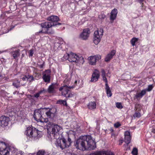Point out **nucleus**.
<instances>
[{
	"instance_id": "1",
	"label": "nucleus",
	"mask_w": 155,
	"mask_h": 155,
	"mask_svg": "<svg viewBox=\"0 0 155 155\" xmlns=\"http://www.w3.org/2000/svg\"><path fill=\"white\" fill-rule=\"evenodd\" d=\"M95 144L94 140L89 135L81 137L75 143L76 148L81 150L94 149L96 147Z\"/></svg>"
},
{
	"instance_id": "2",
	"label": "nucleus",
	"mask_w": 155,
	"mask_h": 155,
	"mask_svg": "<svg viewBox=\"0 0 155 155\" xmlns=\"http://www.w3.org/2000/svg\"><path fill=\"white\" fill-rule=\"evenodd\" d=\"M47 132L48 134L51 138H58L59 132L62 130L61 127L57 124H54L49 122L46 124Z\"/></svg>"
},
{
	"instance_id": "3",
	"label": "nucleus",
	"mask_w": 155,
	"mask_h": 155,
	"mask_svg": "<svg viewBox=\"0 0 155 155\" xmlns=\"http://www.w3.org/2000/svg\"><path fill=\"white\" fill-rule=\"evenodd\" d=\"M71 143V139L68 138L67 140L64 138L58 139L56 141V145L57 147H59L61 150L69 147Z\"/></svg>"
},
{
	"instance_id": "4",
	"label": "nucleus",
	"mask_w": 155,
	"mask_h": 155,
	"mask_svg": "<svg viewBox=\"0 0 155 155\" xmlns=\"http://www.w3.org/2000/svg\"><path fill=\"white\" fill-rule=\"evenodd\" d=\"M75 85L72 86H68L67 85H64L61 87L59 89V91H61V94L62 95L66 97L67 98H71L74 96V94L71 93L67 95L68 94L69 90L75 87Z\"/></svg>"
},
{
	"instance_id": "5",
	"label": "nucleus",
	"mask_w": 155,
	"mask_h": 155,
	"mask_svg": "<svg viewBox=\"0 0 155 155\" xmlns=\"http://www.w3.org/2000/svg\"><path fill=\"white\" fill-rule=\"evenodd\" d=\"M69 57V61L70 62L77 63L79 62L83 64L84 62V58L81 55H77L73 52L70 53Z\"/></svg>"
},
{
	"instance_id": "6",
	"label": "nucleus",
	"mask_w": 155,
	"mask_h": 155,
	"mask_svg": "<svg viewBox=\"0 0 155 155\" xmlns=\"http://www.w3.org/2000/svg\"><path fill=\"white\" fill-rule=\"evenodd\" d=\"M43 112L40 110H36L34 112L33 117L35 119L37 122L42 123H47L48 119L47 118H44L42 117Z\"/></svg>"
},
{
	"instance_id": "7",
	"label": "nucleus",
	"mask_w": 155,
	"mask_h": 155,
	"mask_svg": "<svg viewBox=\"0 0 155 155\" xmlns=\"http://www.w3.org/2000/svg\"><path fill=\"white\" fill-rule=\"evenodd\" d=\"M25 133L27 136L30 137H35L38 135V130L33 127H28Z\"/></svg>"
},
{
	"instance_id": "8",
	"label": "nucleus",
	"mask_w": 155,
	"mask_h": 155,
	"mask_svg": "<svg viewBox=\"0 0 155 155\" xmlns=\"http://www.w3.org/2000/svg\"><path fill=\"white\" fill-rule=\"evenodd\" d=\"M9 151V148L6 147L4 142H0V155H8Z\"/></svg>"
},
{
	"instance_id": "9",
	"label": "nucleus",
	"mask_w": 155,
	"mask_h": 155,
	"mask_svg": "<svg viewBox=\"0 0 155 155\" xmlns=\"http://www.w3.org/2000/svg\"><path fill=\"white\" fill-rule=\"evenodd\" d=\"M101 58V56L99 55L90 56L88 58V63L91 65H95L97 61Z\"/></svg>"
},
{
	"instance_id": "10",
	"label": "nucleus",
	"mask_w": 155,
	"mask_h": 155,
	"mask_svg": "<svg viewBox=\"0 0 155 155\" xmlns=\"http://www.w3.org/2000/svg\"><path fill=\"white\" fill-rule=\"evenodd\" d=\"M90 33V29L88 28H85L83 30V32L80 34L79 38L83 40H87L89 37Z\"/></svg>"
},
{
	"instance_id": "11",
	"label": "nucleus",
	"mask_w": 155,
	"mask_h": 155,
	"mask_svg": "<svg viewBox=\"0 0 155 155\" xmlns=\"http://www.w3.org/2000/svg\"><path fill=\"white\" fill-rule=\"evenodd\" d=\"M60 25H61V23L58 22L54 23L53 22H46L41 24L40 25L42 28H48L53 26Z\"/></svg>"
},
{
	"instance_id": "12",
	"label": "nucleus",
	"mask_w": 155,
	"mask_h": 155,
	"mask_svg": "<svg viewBox=\"0 0 155 155\" xmlns=\"http://www.w3.org/2000/svg\"><path fill=\"white\" fill-rule=\"evenodd\" d=\"M9 118L8 117L2 116L0 117V126L4 127L6 126L8 124Z\"/></svg>"
},
{
	"instance_id": "13",
	"label": "nucleus",
	"mask_w": 155,
	"mask_h": 155,
	"mask_svg": "<svg viewBox=\"0 0 155 155\" xmlns=\"http://www.w3.org/2000/svg\"><path fill=\"white\" fill-rule=\"evenodd\" d=\"M51 71L47 70L43 74V78L45 82H49L50 80Z\"/></svg>"
},
{
	"instance_id": "14",
	"label": "nucleus",
	"mask_w": 155,
	"mask_h": 155,
	"mask_svg": "<svg viewBox=\"0 0 155 155\" xmlns=\"http://www.w3.org/2000/svg\"><path fill=\"white\" fill-rule=\"evenodd\" d=\"M100 77L99 71L95 70L93 73L90 81L91 82L97 81Z\"/></svg>"
},
{
	"instance_id": "15",
	"label": "nucleus",
	"mask_w": 155,
	"mask_h": 155,
	"mask_svg": "<svg viewBox=\"0 0 155 155\" xmlns=\"http://www.w3.org/2000/svg\"><path fill=\"white\" fill-rule=\"evenodd\" d=\"M58 88L57 83H53L50 85L48 89V91L49 93H52L56 92V90Z\"/></svg>"
},
{
	"instance_id": "16",
	"label": "nucleus",
	"mask_w": 155,
	"mask_h": 155,
	"mask_svg": "<svg viewBox=\"0 0 155 155\" xmlns=\"http://www.w3.org/2000/svg\"><path fill=\"white\" fill-rule=\"evenodd\" d=\"M116 51L115 50H112L106 56L105 58V61L106 62H108L115 55Z\"/></svg>"
},
{
	"instance_id": "17",
	"label": "nucleus",
	"mask_w": 155,
	"mask_h": 155,
	"mask_svg": "<svg viewBox=\"0 0 155 155\" xmlns=\"http://www.w3.org/2000/svg\"><path fill=\"white\" fill-rule=\"evenodd\" d=\"M89 155H114V154L112 152H111L99 151L91 153Z\"/></svg>"
},
{
	"instance_id": "18",
	"label": "nucleus",
	"mask_w": 155,
	"mask_h": 155,
	"mask_svg": "<svg viewBox=\"0 0 155 155\" xmlns=\"http://www.w3.org/2000/svg\"><path fill=\"white\" fill-rule=\"evenodd\" d=\"M124 136V142L128 144L130 143L131 140V136L130 132L128 131L125 132Z\"/></svg>"
},
{
	"instance_id": "19",
	"label": "nucleus",
	"mask_w": 155,
	"mask_h": 155,
	"mask_svg": "<svg viewBox=\"0 0 155 155\" xmlns=\"http://www.w3.org/2000/svg\"><path fill=\"white\" fill-rule=\"evenodd\" d=\"M146 92V90H143L140 93H137L135 95V97L137 100H139L144 95Z\"/></svg>"
},
{
	"instance_id": "20",
	"label": "nucleus",
	"mask_w": 155,
	"mask_h": 155,
	"mask_svg": "<svg viewBox=\"0 0 155 155\" xmlns=\"http://www.w3.org/2000/svg\"><path fill=\"white\" fill-rule=\"evenodd\" d=\"M103 29L102 28H100L99 30L96 31L94 33V36H99L100 38H101L103 35Z\"/></svg>"
},
{
	"instance_id": "21",
	"label": "nucleus",
	"mask_w": 155,
	"mask_h": 155,
	"mask_svg": "<svg viewBox=\"0 0 155 155\" xmlns=\"http://www.w3.org/2000/svg\"><path fill=\"white\" fill-rule=\"evenodd\" d=\"M117 13V11L116 9L114 8L112 11L110 16V18L111 20H114L115 19Z\"/></svg>"
},
{
	"instance_id": "22",
	"label": "nucleus",
	"mask_w": 155,
	"mask_h": 155,
	"mask_svg": "<svg viewBox=\"0 0 155 155\" xmlns=\"http://www.w3.org/2000/svg\"><path fill=\"white\" fill-rule=\"evenodd\" d=\"M48 20L52 22H57L59 20L58 17L56 16L52 15L47 18Z\"/></svg>"
},
{
	"instance_id": "23",
	"label": "nucleus",
	"mask_w": 155,
	"mask_h": 155,
	"mask_svg": "<svg viewBox=\"0 0 155 155\" xmlns=\"http://www.w3.org/2000/svg\"><path fill=\"white\" fill-rule=\"evenodd\" d=\"M101 76L102 77L103 80L105 82V86L106 84L108 85L106 77V74L105 72L104 69H101Z\"/></svg>"
},
{
	"instance_id": "24",
	"label": "nucleus",
	"mask_w": 155,
	"mask_h": 155,
	"mask_svg": "<svg viewBox=\"0 0 155 155\" xmlns=\"http://www.w3.org/2000/svg\"><path fill=\"white\" fill-rule=\"evenodd\" d=\"M88 108L91 110L94 109L96 107V104L95 102L91 101L87 105Z\"/></svg>"
},
{
	"instance_id": "25",
	"label": "nucleus",
	"mask_w": 155,
	"mask_h": 155,
	"mask_svg": "<svg viewBox=\"0 0 155 155\" xmlns=\"http://www.w3.org/2000/svg\"><path fill=\"white\" fill-rule=\"evenodd\" d=\"M19 51V50H17L12 52V55L14 59L16 60L17 59L18 57L19 56L20 53Z\"/></svg>"
},
{
	"instance_id": "26",
	"label": "nucleus",
	"mask_w": 155,
	"mask_h": 155,
	"mask_svg": "<svg viewBox=\"0 0 155 155\" xmlns=\"http://www.w3.org/2000/svg\"><path fill=\"white\" fill-rule=\"evenodd\" d=\"M105 89L107 96L109 97H111L112 96V94L110 87L108 86V85H107V84H106V86H105Z\"/></svg>"
},
{
	"instance_id": "27",
	"label": "nucleus",
	"mask_w": 155,
	"mask_h": 155,
	"mask_svg": "<svg viewBox=\"0 0 155 155\" xmlns=\"http://www.w3.org/2000/svg\"><path fill=\"white\" fill-rule=\"evenodd\" d=\"M66 100H59L57 102V104H60L61 105L67 106V103Z\"/></svg>"
},
{
	"instance_id": "28",
	"label": "nucleus",
	"mask_w": 155,
	"mask_h": 155,
	"mask_svg": "<svg viewBox=\"0 0 155 155\" xmlns=\"http://www.w3.org/2000/svg\"><path fill=\"white\" fill-rule=\"evenodd\" d=\"M101 38H100L99 36L98 37V36H97V37L94 36L93 40V42L96 45L98 44L100 42Z\"/></svg>"
},
{
	"instance_id": "29",
	"label": "nucleus",
	"mask_w": 155,
	"mask_h": 155,
	"mask_svg": "<svg viewBox=\"0 0 155 155\" xmlns=\"http://www.w3.org/2000/svg\"><path fill=\"white\" fill-rule=\"evenodd\" d=\"M13 85L15 87L17 88L20 86V82L16 79L13 83Z\"/></svg>"
},
{
	"instance_id": "30",
	"label": "nucleus",
	"mask_w": 155,
	"mask_h": 155,
	"mask_svg": "<svg viewBox=\"0 0 155 155\" xmlns=\"http://www.w3.org/2000/svg\"><path fill=\"white\" fill-rule=\"evenodd\" d=\"M46 114L48 117L49 118H51H51L52 117L54 116V114L51 113L50 111L47 112L46 113Z\"/></svg>"
},
{
	"instance_id": "31",
	"label": "nucleus",
	"mask_w": 155,
	"mask_h": 155,
	"mask_svg": "<svg viewBox=\"0 0 155 155\" xmlns=\"http://www.w3.org/2000/svg\"><path fill=\"white\" fill-rule=\"evenodd\" d=\"M46 152L43 150H39L37 153L36 155H45Z\"/></svg>"
},
{
	"instance_id": "32",
	"label": "nucleus",
	"mask_w": 155,
	"mask_h": 155,
	"mask_svg": "<svg viewBox=\"0 0 155 155\" xmlns=\"http://www.w3.org/2000/svg\"><path fill=\"white\" fill-rule=\"evenodd\" d=\"M141 106L139 104H136L135 106V110L137 111H140L141 110Z\"/></svg>"
},
{
	"instance_id": "33",
	"label": "nucleus",
	"mask_w": 155,
	"mask_h": 155,
	"mask_svg": "<svg viewBox=\"0 0 155 155\" xmlns=\"http://www.w3.org/2000/svg\"><path fill=\"white\" fill-rule=\"evenodd\" d=\"M138 41V39L135 38H133L131 41V43L132 46H134L135 45V42Z\"/></svg>"
},
{
	"instance_id": "34",
	"label": "nucleus",
	"mask_w": 155,
	"mask_h": 155,
	"mask_svg": "<svg viewBox=\"0 0 155 155\" xmlns=\"http://www.w3.org/2000/svg\"><path fill=\"white\" fill-rule=\"evenodd\" d=\"M27 80L31 82L34 80V78L32 75H27Z\"/></svg>"
},
{
	"instance_id": "35",
	"label": "nucleus",
	"mask_w": 155,
	"mask_h": 155,
	"mask_svg": "<svg viewBox=\"0 0 155 155\" xmlns=\"http://www.w3.org/2000/svg\"><path fill=\"white\" fill-rule=\"evenodd\" d=\"M131 153L133 155H137L138 154L137 149L136 148H134Z\"/></svg>"
},
{
	"instance_id": "36",
	"label": "nucleus",
	"mask_w": 155,
	"mask_h": 155,
	"mask_svg": "<svg viewBox=\"0 0 155 155\" xmlns=\"http://www.w3.org/2000/svg\"><path fill=\"white\" fill-rule=\"evenodd\" d=\"M116 107L118 108L121 109L123 108V106L122 105L121 103L119 102H117L116 104Z\"/></svg>"
},
{
	"instance_id": "37",
	"label": "nucleus",
	"mask_w": 155,
	"mask_h": 155,
	"mask_svg": "<svg viewBox=\"0 0 155 155\" xmlns=\"http://www.w3.org/2000/svg\"><path fill=\"white\" fill-rule=\"evenodd\" d=\"M45 91V90H41L38 92V93H36V94H35L34 95V97H35L36 98L38 97L40 94H41V93Z\"/></svg>"
},
{
	"instance_id": "38",
	"label": "nucleus",
	"mask_w": 155,
	"mask_h": 155,
	"mask_svg": "<svg viewBox=\"0 0 155 155\" xmlns=\"http://www.w3.org/2000/svg\"><path fill=\"white\" fill-rule=\"evenodd\" d=\"M70 55V53L69 54H65L63 58V59H65V60H68L69 61V56Z\"/></svg>"
},
{
	"instance_id": "39",
	"label": "nucleus",
	"mask_w": 155,
	"mask_h": 155,
	"mask_svg": "<svg viewBox=\"0 0 155 155\" xmlns=\"http://www.w3.org/2000/svg\"><path fill=\"white\" fill-rule=\"evenodd\" d=\"M133 117L135 118L140 117V114L139 112H135L133 115Z\"/></svg>"
},
{
	"instance_id": "40",
	"label": "nucleus",
	"mask_w": 155,
	"mask_h": 155,
	"mask_svg": "<svg viewBox=\"0 0 155 155\" xmlns=\"http://www.w3.org/2000/svg\"><path fill=\"white\" fill-rule=\"evenodd\" d=\"M152 88H153L152 86V85H150L148 86L147 88V89H146V91H150L152 89Z\"/></svg>"
},
{
	"instance_id": "41",
	"label": "nucleus",
	"mask_w": 155,
	"mask_h": 155,
	"mask_svg": "<svg viewBox=\"0 0 155 155\" xmlns=\"http://www.w3.org/2000/svg\"><path fill=\"white\" fill-rule=\"evenodd\" d=\"M114 125V127H115L116 128H118L119 126H121V124L119 122H117L115 123Z\"/></svg>"
},
{
	"instance_id": "42",
	"label": "nucleus",
	"mask_w": 155,
	"mask_h": 155,
	"mask_svg": "<svg viewBox=\"0 0 155 155\" xmlns=\"http://www.w3.org/2000/svg\"><path fill=\"white\" fill-rule=\"evenodd\" d=\"M43 32L45 33H47L48 34H53L54 33V31H52L51 32H49L48 31H46L45 32H42V31H39V33Z\"/></svg>"
},
{
	"instance_id": "43",
	"label": "nucleus",
	"mask_w": 155,
	"mask_h": 155,
	"mask_svg": "<svg viewBox=\"0 0 155 155\" xmlns=\"http://www.w3.org/2000/svg\"><path fill=\"white\" fill-rule=\"evenodd\" d=\"M29 56H32L34 54L33 50L32 49H31L30 50H29Z\"/></svg>"
},
{
	"instance_id": "44",
	"label": "nucleus",
	"mask_w": 155,
	"mask_h": 155,
	"mask_svg": "<svg viewBox=\"0 0 155 155\" xmlns=\"http://www.w3.org/2000/svg\"><path fill=\"white\" fill-rule=\"evenodd\" d=\"M21 79L23 81H26V79L27 80V76H25L24 77L22 78Z\"/></svg>"
},
{
	"instance_id": "45",
	"label": "nucleus",
	"mask_w": 155,
	"mask_h": 155,
	"mask_svg": "<svg viewBox=\"0 0 155 155\" xmlns=\"http://www.w3.org/2000/svg\"><path fill=\"white\" fill-rule=\"evenodd\" d=\"M137 2L140 4H141L144 0H137Z\"/></svg>"
},
{
	"instance_id": "46",
	"label": "nucleus",
	"mask_w": 155,
	"mask_h": 155,
	"mask_svg": "<svg viewBox=\"0 0 155 155\" xmlns=\"http://www.w3.org/2000/svg\"><path fill=\"white\" fill-rule=\"evenodd\" d=\"M123 143V140H119V145H121Z\"/></svg>"
},
{
	"instance_id": "47",
	"label": "nucleus",
	"mask_w": 155,
	"mask_h": 155,
	"mask_svg": "<svg viewBox=\"0 0 155 155\" xmlns=\"http://www.w3.org/2000/svg\"><path fill=\"white\" fill-rule=\"evenodd\" d=\"M44 66V64H41L40 65V68H43Z\"/></svg>"
},
{
	"instance_id": "48",
	"label": "nucleus",
	"mask_w": 155,
	"mask_h": 155,
	"mask_svg": "<svg viewBox=\"0 0 155 155\" xmlns=\"http://www.w3.org/2000/svg\"><path fill=\"white\" fill-rule=\"evenodd\" d=\"M77 81H75L74 82V84H76L77 83Z\"/></svg>"
},
{
	"instance_id": "49",
	"label": "nucleus",
	"mask_w": 155,
	"mask_h": 155,
	"mask_svg": "<svg viewBox=\"0 0 155 155\" xmlns=\"http://www.w3.org/2000/svg\"><path fill=\"white\" fill-rule=\"evenodd\" d=\"M23 153H22V151L21 152V155H22V154Z\"/></svg>"
},
{
	"instance_id": "50",
	"label": "nucleus",
	"mask_w": 155,
	"mask_h": 155,
	"mask_svg": "<svg viewBox=\"0 0 155 155\" xmlns=\"http://www.w3.org/2000/svg\"><path fill=\"white\" fill-rule=\"evenodd\" d=\"M111 130L112 131H113V130L112 129H111V130Z\"/></svg>"
},
{
	"instance_id": "51",
	"label": "nucleus",
	"mask_w": 155,
	"mask_h": 155,
	"mask_svg": "<svg viewBox=\"0 0 155 155\" xmlns=\"http://www.w3.org/2000/svg\"><path fill=\"white\" fill-rule=\"evenodd\" d=\"M71 155H77L76 154H72Z\"/></svg>"
},
{
	"instance_id": "52",
	"label": "nucleus",
	"mask_w": 155,
	"mask_h": 155,
	"mask_svg": "<svg viewBox=\"0 0 155 155\" xmlns=\"http://www.w3.org/2000/svg\"><path fill=\"white\" fill-rule=\"evenodd\" d=\"M0 52H1V51H0Z\"/></svg>"
}]
</instances>
